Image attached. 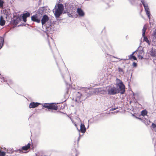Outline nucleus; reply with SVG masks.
<instances>
[{
  "instance_id": "2eb2a0df",
  "label": "nucleus",
  "mask_w": 156,
  "mask_h": 156,
  "mask_svg": "<svg viewBox=\"0 0 156 156\" xmlns=\"http://www.w3.org/2000/svg\"><path fill=\"white\" fill-rule=\"evenodd\" d=\"M5 21L4 20L3 16H1L0 18V25L3 26L5 25Z\"/></svg>"
},
{
  "instance_id": "6ab92c4d",
  "label": "nucleus",
  "mask_w": 156,
  "mask_h": 156,
  "mask_svg": "<svg viewBox=\"0 0 156 156\" xmlns=\"http://www.w3.org/2000/svg\"><path fill=\"white\" fill-rule=\"evenodd\" d=\"M147 111L146 110H143L141 112V115L143 116H147Z\"/></svg>"
},
{
  "instance_id": "f704fd0d",
  "label": "nucleus",
  "mask_w": 156,
  "mask_h": 156,
  "mask_svg": "<svg viewBox=\"0 0 156 156\" xmlns=\"http://www.w3.org/2000/svg\"><path fill=\"white\" fill-rule=\"evenodd\" d=\"M3 80L2 79H0V81L2 82V80Z\"/></svg>"
},
{
  "instance_id": "412c9836",
  "label": "nucleus",
  "mask_w": 156,
  "mask_h": 156,
  "mask_svg": "<svg viewBox=\"0 0 156 156\" xmlns=\"http://www.w3.org/2000/svg\"><path fill=\"white\" fill-rule=\"evenodd\" d=\"M4 42V39L2 37H0V49H1L2 46H1V45H2Z\"/></svg>"
},
{
  "instance_id": "4c0bfd02",
  "label": "nucleus",
  "mask_w": 156,
  "mask_h": 156,
  "mask_svg": "<svg viewBox=\"0 0 156 156\" xmlns=\"http://www.w3.org/2000/svg\"><path fill=\"white\" fill-rule=\"evenodd\" d=\"M155 131L156 132V129H155Z\"/></svg>"
},
{
  "instance_id": "c756f323",
  "label": "nucleus",
  "mask_w": 156,
  "mask_h": 156,
  "mask_svg": "<svg viewBox=\"0 0 156 156\" xmlns=\"http://www.w3.org/2000/svg\"><path fill=\"white\" fill-rule=\"evenodd\" d=\"M133 66H134L136 67L137 66L136 63V62H133Z\"/></svg>"
},
{
  "instance_id": "e433bc0d",
  "label": "nucleus",
  "mask_w": 156,
  "mask_h": 156,
  "mask_svg": "<svg viewBox=\"0 0 156 156\" xmlns=\"http://www.w3.org/2000/svg\"><path fill=\"white\" fill-rule=\"evenodd\" d=\"M75 119H76V118H75Z\"/></svg>"
},
{
  "instance_id": "2f4dec72",
  "label": "nucleus",
  "mask_w": 156,
  "mask_h": 156,
  "mask_svg": "<svg viewBox=\"0 0 156 156\" xmlns=\"http://www.w3.org/2000/svg\"><path fill=\"white\" fill-rule=\"evenodd\" d=\"M48 44H49V45L50 47L51 48V45L49 41L48 42Z\"/></svg>"
},
{
  "instance_id": "7c9ffc66",
  "label": "nucleus",
  "mask_w": 156,
  "mask_h": 156,
  "mask_svg": "<svg viewBox=\"0 0 156 156\" xmlns=\"http://www.w3.org/2000/svg\"><path fill=\"white\" fill-rule=\"evenodd\" d=\"M154 35L155 38H156V31L154 32Z\"/></svg>"
},
{
  "instance_id": "473e14b6",
  "label": "nucleus",
  "mask_w": 156,
  "mask_h": 156,
  "mask_svg": "<svg viewBox=\"0 0 156 156\" xmlns=\"http://www.w3.org/2000/svg\"><path fill=\"white\" fill-rule=\"evenodd\" d=\"M115 108H112L111 110L113 111V110H115Z\"/></svg>"
},
{
  "instance_id": "cd10ccee",
  "label": "nucleus",
  "mask_w": 156,
  "mask_h": 156,
  "mask_svg": "<svg viewBox=\"0 0 156 156\" xmlns=\"http://www.w3.org/2000/svg\"><path fill=\"white\" fill-rule=\"evenodd\" d=\"M71 120L73 122L75 126L76 127H77V125L76 124V122H74V120H73V119H71Z\"/></svg>"
},
{
  "instance_id": "b1692460",
  "label": "nucleus",
  "mask_w": 156,
  "mask_h": 156,
  "mask_svg": "<svg viewBox=\"0 0 156 156\" xmlns=\"http://www.w3.org/2000/svg\"><path fill=\"white\" fill-rule=\"evenodd\" d=\"M4 2L2 0H0V8H2L3 6Z\"/></svg>"
},
{
  "instance_id": "39448f33",
  "label": "nucleus",
  "mask_w": 156,
  "mask_h": 156,
  "mask_svg": "<svg viewBox=\"0 0 156 156\" xmlns=\"http://www.w3.org/2000/svg\"><path fill=\"white\" fill-rule=\"evenodd\" d=\"M30 144L28 143L27 145L23 147L20 149L17 150L16 152H18L20 153H23L24 152L23 151H27L30 148Z\"/></svg>"
},
{
  "instance_id": "c85d7f7f",
  "label": "nucleus",
  "mask_w": 156,
  "mask_h": 156,
  "mask_svg": "<svg viewBox=\"0 0 156 156\" xmlns=\"http://www.w3.org/2000/svg\"><path fill=\"white\" fill-rule=\"evenodd\" d=\"M80 97H78L76 98V101H80Z\"/></svg>"
},
{
  "instance_id": "bb28decb",
  "label": "nucleus",
  "mask_w": 156,
  "mask_h": 156,
  "mask_svg": "<svg viewBox=\"0 0 156 156\" xmlns=\"http://www.w3.org/2000/svg\"><path fill=\"white\" fill-rule=\"evenodd\" d=\"M118 71L120 73H123L122 69L120 68H118Z\"/></svg>"
},
{
  "instance_id": "4be33fe9",
  "label": "nucleus",
  "mask_w": 156,
  "mask_h": 156,
  "mask_svg": "<svg viewBox=\"0 0 156 156\" xmlns=\"http://www.w3.org/2000/svg\"><path fill=\"white\" fill-rule=\"evenodd\" d=\"M144 37V41L146 42L149 45L150 44V42L148 39V38L147 37H145V35Z\"/></svg>"
},
{
  "instance_id": "9d476101",
  "label": "nucleus",
  "mask_w": 156,
  "mask_h": 156,
  "mask_svg": "<svg viewBox=\"0 0 156 156\" xmlns=\"http://www.w3.org/2000/svg\"><path fill=\"white\" fill-rule=\"evenodd\" d=\"M30 14L29 12H26L25 14H23V16H22V18L23 20V21L24 22H26L27 21V19L26 18L29 17L30 16Z\"/></svg>"
},
{
  "instance_id": "a211bd4d",
  "label": "nucleus",
  "mask_w": 156,
  "mask_h": 156,
  "mask_svg": "<svg viewBox=\"0 0 156 156\" xmlns=\"http://www.w3.org/2000/svg\"><path fill=\"white\" fill-rule=\"evenodd\" d=\"M141 2H142L143 5L144 7L145 11L146 12L147 11H149V9L148 7V6L147 4H145L144 1H142Z\"/></svg>"
},
{
  "instance_id": "f3484780",
  "label": "nucleus",
  "mask_w": 156,
  "mask_h": 156,
  "mask_svg": "<svg viewBox=\"0 0 156 156\" xmlns=\"http://www.w3.org/2000/svg\"><path fill=\"white\" fill-rule=\"evenodd\" d=\"M77 12L79 15L81 16H83L84 15V13L83 10L80 8H78L77 9Z\"/></svg>"
},
{
  "instance_id": "1a4fd4ad",
  "label": "nucleus",
  "mask_w": 156,
  "mask_h": 156,
  "mask_svg": "<svg viewBox=\"0 0 156 156\" xmlns=\"http://www.w3.org/2000/svg\"><path fill=\"white\" fill-rule=\"evenodd\" d=\"M141 120H143V122L146 125H149L151 122L149 119H147L146 118H137Z\"/></svg>"
},
{
  "instance_id": "72a5a7b5",
  "label": "nucleus",
  "mask_w": 156,
  "mask_h": 156,
  "mask_svg": "<svg viewBox=\"0 0 156 156\" xmlns=\"http://www.w3.org/2000/svg\"><path fill=\"white\" fill-rule=\"evenodd\" d=\"M52 46L53 47H55V44L54 43L52 44Z\"/></svg>"
},
{
  "instance_id": "20e7f679",
  "label": "nucleus",
  "mask_w": 156,
  "mask_h": 156,
  "mask_svg": "<svg viewBox=\"0 0 156 156\" xmlns=\"http://www.w3.org/2000/svg\"><path fill=\"white\" fill-rule=\"evenodd\" d=\"M43 107L48 109L57 110L58 109V107L57 105L54 103H44Z\"/></svg>"
},
{
  "instance_id": "423d86ee",
  "label": "nucleus",
  "mask_w": 156,
  "mask_h": 156,
  "mask_svg": "<svg viewBox=\"0 0 156 156\" xmlns=\"http://www.w3.org/2000/svg\"><path fill=\"white\" fill-rule=\"evenodd\" d=\"M40 15L36 14L33 15L31 17V20L37 23H40L41 21V17H40Z\"/></svg>"
},
{
  "instance_id": "f03ea898",
  "label": "nucleus",
  "mask_w": 156,
  "mask_h": 156,
  "mask_svg": "<svg viewBox=\"0 0 156 156\" xmlns=\"http://www.w3.org/2000/svg\"><path fill=\"white\" fill-rule=\"evenodd\" d=\"M107 88L108 95H114L119 93L118 89L114 86H109L107 87Z\"/></svg>"
},
{
  "instance_id": "a878e982",
  "label": "nucleus",
  "mask_w": 156,
  "mask_h": 156,
  "mask_svg": "<svg viewBox=\"0 0 156 156\" xmlns=\"http://www.w3.org/2000/svg\"><path fill=\"white\" fill-rule=\"evenodd\" d=\"M146 14L147 15L149 19H150V11H147L146 12Z\"/></svg>"
},
{
  "instance_id": "c9c22d12",
  "label": "nucleus",
  "mask_w": 156,
  "mask_h": 156,
  "mask_svg": "<svg viewBox=\"0 0 156 156\" xmlns=\"http://www.w3.org/2000/svg\"><path fill=\"white\" fill-rule=\"evenodd\" d=\"M141 58H143V57L142 56H141Z\"/></svg>"
},
{
  "instance_id": "0eeeda50",
  "label": "nucleus",
  "mask_w": 156,
  "mask_h": 156,
  "mask_svg": "<svg viewBox=\"0 0 156 156\" xmlns=\"http://www.w3.org/2000/svg\"><path fill=\"white\" fill-rule=\"evenodd\" d=\"M49 17L47 15H44L41 20L42 25L44 24L46 22L49 20Z\"/></svg>"
},
{
  "instance_id": "f8f14e48",
  "label": "nucleus",
  "mask_w": 156,
  "mask_h": 156,
  "mask_svg": "<svg viewBox=\"0 0 156 156\" xmlns=\"http://www.w3.org/2000/svg\"><path fill=\"white\" fill-rule=\"evenodd\" d=\"M150 55L152 57H156V49L152 48L150 51Z\"/></svg>"
},
{
  "instance_id": "f257e3e1",
  "label": "nucleus",
  "mask_w": 156,
  "mask_h": 156,
  "mask_svg": "<svg viewBox=\"0 0 156 156\" xmlns=\"http://www.w3.org/2000/svg\"><path fill=\"white\" fill-rule=\"evenodd\" d=\"M115 85L117 87H119V93L122 94H124L125 91V87L122 80L117 79Z\"/></svg>"
},
{
  "instance_id": "4468645a",
  "label": "nucleus",
  "mask_w": 156,
  "mask_h": 156,
  "mask_svg": "<svg viewBox=\"0 0 156 156\" xmlns=\"http://www.w3.org/2000/svg\"><path fill=\"white\" fill-rule=\"evenodd\" d=\"M135 52H133L132 55L129 56V59L131 60H137V58L136 57L133 55L134 54Z\"/></svg>"
},
{
  "instance_id": "dca6fc26",
  "label": "nucleus",
  "mask_w": 156,
  "mask_h": 156,
  "mask_svg": "<svg viewBox=\"0 0 156 156\" xmlns=\"http://www.w3.org/2000/svg\"><path fill=\"white\" fill-rule=\"evenodd\" d=\"M20 20V19L19 17L16 18V19H14L12 23L14 25H16L18 24Z\"/></svg>"
},
{
  "instance_id": "aec40b11",
  "label": "nucleus",
  "mask_w": 156,
  "mask_h": 156,
  "mask_svg": "<svg viewBox=\"0 0 156 156\" xmlns=\"http://www.w3.org/2000/svg\"><path fill=\"white\" fill-rule=\"evenodd\" d=\"M147 29V27L145 25L144 27L142 29V35L143 36H144L145 35V33L146 31V30Z\"/></svg>"
},
{
  "instance_id": "5701e85b",
  "label": "nucleus",
  "mask_w": 156,
  "mask_h": 156,
  "mask_svg": "<svg viewBox=\"0 0 156 156\" xmlns=\"http://www.w3.org/2000/svg\"><path fill=\"white\" fill-rule=\"evenodd\" d=\"M152 129L155 131V129H156V125L154 123L152 124Z\"/></svg>"
},
{
  "instance_id": "7ed1b4c3",
  "label": "nucleus",
  "mask_w": 156,
  "mask_h": 156,
  "mask_svg": "<svg viewBox=\"0 0 156 156\" xmlns=\"http://www.w3.org/2000/svg\"><path fill=\"white\" fill-rule=\"evenodd\" d=\"M64 9V6L61 4L58 5V8L56 9L55 15L56 18H58L62 13Z\"/></svg>"
},
{
  "instance_id": "393cba45",
  "label": "nucleus",
  "mask_w": 156,
  "mask_h": 156,
  "mask_svg": "<svg viewBox=\"0 0 156 156\" xmlns=\"http://www.w3.org/2000/svg\"><path fill=\"white\" fill-rule=\"evenodd\" d=\"M5 153L4 152H2L0 150V156H5Z\"/></svg>"
},
{
  "instance_id": "ddd939ff",
  "label": "nucleus",
  "mask_w": 156,
  "mask_h": 156,
  "mask_svg": "<svg viewBox=\"0 0 156 156\" xmlns=\"http://www.w3.org/2000/svg\"><path fill=\"white\" fill-rule=\"evenodd\" d=\"M80 131L83 133H85L86 131V128L83 123H81L80 126Z\"/></svg>"
},
{
  "instance_id": "6e6552de",
  "label": "nucleus",
  "mask_w": 156,
  "mask_h": 156,
  "mask_svg": "<svg viewBox=\"0 0 156 156\" xmlns=\"http://www.w3.org/2000/svg\"><path fill=\"white\" fill-rule=\"evenodd\" d=\"M40 104L38 102H31L29 105V108H34L38 107Z\"/></svg>"
},
{
  "instance_id": "9b49d317",
  "label": "nucleus",
  "mask_w": 156,
  "mask_h": 156,
  "mask_svg": "<svg viewBox=\"0 0 156 156\" xmlns=\"http://www.w3.org/2000/svg\"><path fill=\"white\" fill-rule=\"evenodd\" d=\"M2 14L4 15V16H5L6 18H7V17L10 15V11L8 10L5 9L3 10Z\"/></svg>"
}]
</instances>
